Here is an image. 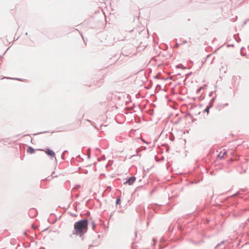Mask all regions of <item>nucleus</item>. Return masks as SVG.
<instances>
[{"label":"nucleus","mask_w":249,"mask_h":249,"mask_svg":"<svg viewBox=\"0 0 249 249\" xmlns=\"http://www.w3.org/2000/svg\"><path fill=\"white\" fill-rule=\"evenodd\" d=\"M88 221L87 219L80 220L74 225L75 233L80 236L83 235L88 231Z\"/></svg>","instance_id":"1"},{"label":"nucleus","mask_w":249,"mask_h":249,"mask_svg":"<svg viewBox=\"0 0 249 249\" xmlns=\"http://www.w3.org/2000/svg\"><path fill=\"white\" fill-rule=\"evenodd\" d=\"M46 154L51 157H54L55 154V153L51 149L47 148L45 150H42Z\"/></svg>","instance_id":"2"},{"label":"nucleus","mask_w":249,"mask_h":249,"mask_svg":"<svg viewBox=\"0 0 249 249\" xmlns=\"http://www.w3.org/2000/svg\"><path fill=\"white\" fill-rule=\"evenodd\" d=\"M136 178L134 177H130L125 183L124 184H128L129 185L132 184L135 181Z\"/></svg>","instance_id":"3"},{"label":"nucleus","mask_w":249,"mask_h":249,"mask_svg":"<svg viewBox=\"0 0 249 249\" xmlns=\"http://www.w3.org/2000/svg\"><path fill=\"white\" fill-rule=\"evenodd\" d=\"M27 151L30 154H33L35 152V150L32 147H28Z\"/></svg>","instance_id":"4"},{"label":"nucleus","mask_w":249,"mask_h":249,"mask_svg":"<svg viewBox=\"0 0 249 249\" xmlns=\"http://www.w3.org/2000/svg\"><path fill=\"white\" fill-rule=\"evenodd\" d=\"M226 154V152H224L223 153L222 152H220L219 155H218V156L220 157V158H223L224 157L225 155Z\"/></svg>","instance_id":"5"},{"label":"nucleus","mask_w":249,"mask_h":249,"mask_svg":"<svg viewBox=\"0 0 249 249\" xmlns=\"http://www.w3.org/2000/svg\"><path fill=\"white\" fill-rule=\"evenodd\" d=\"M226 154V152H224L223 153L222 152H220L219 155H218V156L220 157V158H223L224 157L225 155Z\"/></svg>","instance_id":"6"},{"label":"nucleus","mask_w":249,"mask_h":249,"mask_svg":"<svg viewBox=\"0 0 249 249\" xmlns=\"http://www.w3.org/2000/svg\"><path fill=\"white\" fill-rule=\"evenodd\" d=\"M121 199L120 197H118L116 200V204H119L120 203Z\"/></svg>","instance_id":"7"},{"label":"nucleus","mask_w":249,"mask_h":249,"mask_svg":"<svg viewBox=\"0 0 249 249\" xmlns=\"http://www.w3.org/2000/svg\"><path fill=\"white\" fill-rule=\"evenodd\" d=\"M209 107H207L204 110L205 111L207 112V113H209Z\"/></svg>","instance_id":"8"},{"label":"nucleus","mask_w":249,"mask_h":249,"mask_svg":"<svg viewBox=\"0 0 249 249\" xmlns=\"http://www.w3.org/2000/svg\"><path fill=\"white\" fill-rule=\"evenodd\" d=\"M80 122H81V121H79V123H80ZM78 123H79V122H77L76 123H74V124H73L74 128H75L76 126V124H78Z\"/></svg>","instance_id":"9"},{"label":"nucleus","mask_w":249,"mask_h":249,"mask_svg":"<svg viewBox=\"0 0 249 249\" xmlns=\"http://www.w3.org/2000/svg\"><path fill=\"white\" fill-rule=\"evenodd\" d=\"M92 226H93V228H94L95 227V224L94 223H92Z\"/></svg>","instance_id":"10"}]
</instances>
